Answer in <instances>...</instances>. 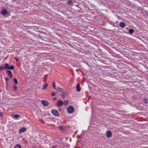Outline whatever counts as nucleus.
I'll list each match as a JSON object with an SVG mask.
<instances>
[{
  "instance_id": "f257e3e1",
  "label": "nucleus",
  "mask_w": 148,
  "mask_h": 148,
  "mask_svg": "<svg viewBox=\"0 0 148 148\" xmlns=\"http://www.w3.org/2000/svg\"><path fill=\"white\" fill-rule=\"evenodd\" d=\"M74 109L73 106H70L67 109L68 112L69 113L71 114L73 113L74 111Z\"/></svg>"
},
{
  "instance_id": "f03ea898",
  "label": "nucleus",
  "mask_w": 148,
  "mask_h": 148,
  "mask_svg": "<svg viewBox=\"0 0 148 148\" xmlns=\"http://www.w3.org/2000/svg\"><path fill=\"white\" fill-rule=\"evenodd\" d=\"M106 136L108 138H110L112 136V134L111 131L110 130L107 131L106 133Z\"/></svg>"
},
{
  "instance_id": "7ed1b4c3",
  "label": "nucleus",
  "mask_w": 148,
  "mask_h": 148,
  "mask_svg": "<svg viewBox=\"0 0 148 148\" xmlns=\"http://www.w3.org/2000/svg\"><path fill=\"white\" fill-rule=\"evenodd\" d=\"M27 129L25 127H23L20 129L19 130V133L21 134L22 132H24L26 131Z\"/></svg>"
},
{
  "instance_id": "20e7f679",
  "label": "nucleus",
  "mask_w": 148,
  "mask_h": 148,
  "mask_svg": "<svg viewBox=\"0 0 148 148\" xmlns=\"http://www.w3.org/2000/svg\"><path fill=\"white\" fill-rule=\"evenodd\" d=\"M42 104L45 106H47L49 105V103L47 101L45 100H42L41 101Z\"/></svg>"
},
{
  "instance_id": "39448f33",
  "label": "nucleus",
  "mask_w": 148,
  "mask_h": 148,
  "mask_svg": "<svg viewBox=\"0 0 148 148\" xmlns=\"http://www.w3.org/2000/svg\"><path fill=\"white\" fill-rule=\"evenodd\" d=\"M51 112L52 114L55 116H57L58 115V112L56 110H52Z\"/></svg>"
},
{
  "instance_id": "423d86ee",
  "label": "nucleus",
  "mask_w": 148,
  "mask_h": 148,
  "mask_svg": "<svg viewBox=\"0 0 148 148\" xmlns=\"http://www.w3.org/2000/svg\"><path fill=\"white\" fill-rule=\"evenodd\" d=\"M8 12L6 9H3L1 11V14L3 16H5L8 14Z\"/></svg>"
},
{
  "instance_id": "0eeeda50",
  "label": "nucleus",
  "mask_w": 148,
  "mask_h": 148,
  "mask_svg": "<svg viewBox=\"0 0 148 148\" xmlns=\"http://www.w3.org/2000/svg\"><path fill=\"white\" fill-rule=\"evenodd\" d=\"M6 73L8 74V75L10 78H12L13 77V75L11 71L7 70V71Z\"/></svg>"
},
{
  "instance_id": "6e6552de",
  "label": "nucleus",
  "mask_w": 148,
  "mask_h": 148,
  "mask_svg": "<svg viewBox=\"0 0 148 148\" xmlns=\"http://www.w3.org/2000/svg\"><path fill=\"white\" fill-rule=\"evenodd\" d=\"M63 104V102L60 100L58 101L57 103V106L59 107L62 106Z\"/></svg>"
},
{
  "instance_id": "1a4fd4ad",
  "label": "nucleus",
  "mask_w": 148,
  "mask_h": 148,
  "mask_svg": "<svg viewBox=\"0 0 148 148\" xmlns=\"http://www.w3.org/2000/svg\"><path fill=\"white\" fill-rule=\"evenodd\" d=\"M76 90L78 92H79L80 91L81 88L79 84H77L76 87Z\"/></svg>"
},
{
  "instance_id": "9d476101",
  "label": "nucleus",
  "mask_w": 148,
  "mask_h": 148,
  "mask_svg": "<svg viewBox=\"0 0 148 148\" xmlns=\"http://www.w3.org/2000/svg\"><path fill=\"white\" fill-rule=\"evenodd\" d=\"M119 25L120 27L122 28L124 27L125 25V23L123 22H121L120 23Z\"/></svg>"
},
{
  "instance_id": "9b49d317",
  "label": "nucleus",
  "mask_w": 148,
  "mask_h": 148,
  "mask_svg": "<svg viewBox=\"0 0 148 148\" xmlns=\"http://www.w3.org/2000/svg\"><path fill=\"white\" fill-rule=\"evenodd\" d=\"M4 67L5 68V69H9V64L8 63L6 64L5 65Z\"/></svg>"
},
{
  "instance_id": "f8f14e48",
  "label": "nucleus",
  "mask_w": 148,
  "mask_h": 148,
  "mask_svg": "<svg viewBox=\"0 0 148 148\" xmlns=\"http://www.w3.org/2000/svg\"><path fill=\"white\" fill-rule=\"evenodd\" d=\"M48 86V85L46 83L44 84L43 86L42 89H46Z\"/></svg>"
},
{
  "instance_id": "ddd939ff",
  "label": "nucleus",
  "mask_w": 148,
  "mask_h": 148,
  "mask_svg": "<svg viewBox=\"0 0 148 148\" xmlns=\"http://www.w3.org/2000/svg\"><path fill=\"white\" fill-rule=\"evenodd\" d=\"M134 30L132 29H130L129 30V32L131 34H133L134 32Z\"/></svg>"
},
{
  "instance_id": "4468645a",
  "label": "nucleus",
  "mask_w": 148,
  "mask_h": 148,
  "mask_svg": "<svg viewBox=\"0 0 148 148\" xmlns=\"http://www.w3.org/2000/svg\"><path fill=\"white\" fill-rule=\"evenodd\" d=\"M68 102L67 101H65L64 102H63V104L64 105H67L68 104Z\"/></svg>"
},
{
  "instance_id": "2eb2a0df",
  "label": "nucleus",
  "mask_w": 148,
  "mask_h": 148,
  "mask_svg": "<svg viewBox=\"0 0 148 148\" xmlns=\"http://www.w3.org/2000/svg\"><path fill=\"white\" fill-rule=\"evenodd\" d=\"M13 117L15 118H17L20 117V116L18 114H15L13 115Z\"/></svg>"
},
{
  "instance_id": "dca6fc26",
  "label": "nucleus",
  "mask_w": 148,
  "mask_h": 148,
  "mask_svg": "<svg viewBox=\"0 0 148 148\" xmlns=\"http://www.w3.org/2000/svg\"><path fill=\"white\" fill-rule=\"evenodd\" d=\"M5 69V68L4 67V66H1L0 67V70L1 71H2L4 70Z\"/></svg>"
},
{
  "instance_id": "f3484780",
  "label": "nucleus",
  "mask_w": 148,
  "mask_h": 148,
  "mask_svg": "<svg viewBox=\"0 0 148 148\" xmlns=\"http://www.w3.org/2000/svg\"><path fill=\"white\" fill-rule=\"evenodd\" d=\"M14 69V67L13 65H11L10 66H9V69L13 70Z\"/></svg>"
},
{
  "instance_id": "a211bd4d",
  "label": "nucleus",
  "mask_w": 148,
  "mask_h": 148,
  "mask_svg": "<svg viewBox=\"0 0 148 148\" xmlns=\"http://www.w3.org/2000/svg\"><path fill=\"white\" fill-rule=\"evenodd\" d=\"M14 148H21V147L20 145H17L14 147Z\"/></svg>"
},
{
  "instance_id": "6ab92c4d",
  "label": "nucleus",
  "mask_w": 148,
  "mask_h": 148,
  "mask_svg": "<svg viewBox=\"0 0 148 148\" xmlns=\"http://www.w3.org/2000/svg\"><path fill=\"white\" fill-rule=\"evenodd\" d=\"M57 90L61 92H62V88L60 87H58L57 88Z\"/></svg>"
},
{
  "instance_id": "aec40b11",
  "label": "nucleus",
  "mask_w": 148,
  "mask_h": 148,
  "mask_svg": "<svg viewBox=\"0 0 148 148\" xmlns=\"http://www.w3.org/2000/svg\"><path fill=\"white\" fill-rule=\"evenodd\" d=\"M14 83L16 84H18V81L16 78H14Z\"/></svg>"
},
{
  "instance_id": "412c9836",
  "label": "nucleus",
  "mask_w": 148,
  "mask_h": 148,
  "mask_svg": "<svg viewBox=\"0 0 148 148\" xmlns=\"http://www.w3.org/2000/svg\"><path fill=\"white\" fill-rule=\"evenodd\" d=\"M59 128L60 130H63V127L62 126H61L59 127Z\"/></svg>"
},
{
  "instance_id": "4be33fe9",
  "label": "nucleus",
  "mask_w": 148,
  "mask_h": 148,
  "mask_svg": "<svg viewBox=\"0 0 148 148\" xmlns=\"http://www.w3.org/2000/svg\"><path fill=\"white\" fill-rule=\"evenodd\" d=\"M72 3V1H69L68 2V5H70Z\"/></svg>"
},
{
  "instance_id": "5701e85b",
  "label": "nucleus",
  "mask_w": 148,
  "mask_h": 148,
  "mask_svg": "<svg viewBox=\"0 0 148 148\" xmlns=\"http://www.w3.org/2000/svg\"><path fill=\"white\" fill-rule=\"evenodd\" d=\"M66 92L65 93L64 92L63 93L62 95V96L63 97H64L65 96V94H66Z\"/></svg>"
},
{
  "instance_id": "b1692460",
  "label": "nucleus",
  "mask_w": 148,
  "mask_h": 148,
  "mask_svg": "<svg viewBox=\"0 0 148 148\" xmlns=\"http://www.w3.org/2000/svg\"><path fill=\"white\" fill-rule=\"evenodd\" d=\"M53 86L54 89H56V86L54 82L53 83Z\"/></svg>"
},
{
  "instance_id": "393cba45",
  "label": "nucleus",
  "mask_w": 148,
  "mask_h": 148,
  "mask_svg": "<svg viewBox=\"0 0 148 148\" xmlns=\"http://www.w3.org/2000/svg\"><path fill=\"white\" fill-rule=\"evenodd\" d=\"M14 90L15 91L16 90H17V87L16 86H14Z\"/></svg>"
},
{
  "instance_id": "a878e982",
  "label": "nucleus",
  "mask_w": 148,
  "mask_h": 148,
  "mask_svg": "<svg viewBox=\"0 0 148 148\" xmlns=\"http://www.w3.org/2000/svg\"><path fill=\"white\" fill-rule=\"evenodd\" d=\"M55 92H53L51 94V95H52V96H54L55 95Z\"/></svg>"
},
{
  "instance_id": "bb28decb",
  "label": "nucleus",
  "mask_w": 148,
  "mask_h": 148,
  "mask_svg": "<svg viewBox=\"0 0 148 148\" xmlns=\"http://www.w3.org/2000/svg\"><path fill=\"white\" fill-rule=\"evenodd\" d=\"M3 116V113L2 112L0 113V116L2 117Z\"/></svg>"
},
{
  "instance_id": "cd10ccee",
  "label": "nucleus",
  "mask_w": 148,
  "mask_h": 148,
  "mask_svg": "<svg viewBox=\"0 0 148 148\" xmlns=\"http://www.w3.org/2000/svg\"><path fill=\"white\" fill-rule=\"evenodd\" d=\"M5 80L6 82L8 81V78L7 77H6L5 78Z\"/></svg>"
},
{
  "instance_id": "c85d7f7f",
  "label": "nucleus",
  "mask_w": 148,
  "mask_h": 148,
  "mask_svg": "<svg viewBox=\"0 0 148 148\" xmlns=\"http://www.w3.org/2000/svg\"><path fill=\"white\" fill-rule=\"evenodd\" d=\"M16 60L17 62L18 61V60L17 58H16Z\"/></svg>"
},
{
  "instance_id": "c756f323",
  "label": "nucleus",
  "mask_w": 148,
  "mask_h": 148,
  "mask_svg": "<svg viewBox=\"0 0 148 148\" xmlns=\"http://www.w3.org/2000/svg\"><path fill=\"white\" fill-rule=\"evenodd\" d=\"M53 148H55V147H53Z\"/></svg>"
},
{
  "instance_id": "7c9ffc66",
  "label": "nucleus",
  "mask_w": 148,
  "mask_h": 148,
  "mask_svg": "<svg viewBox=\"0 0 148 148\" xmlns=\"http://www.w3.org/2000/svg\"><path fill=\"white\" fill-rule=\"evenodd\" d=\"M56 99V98L54 99V100H55Z\"/></svg>"
},
{
  "instance_id": "2f4dec72",
  "label": "nucleus",
  "mask_w": 148,
  "mask_h": 148,
  "mask_svg": "<svg viewBox=\"0 0 148 148\" xmlns=\"http://www.w3.org/2000/svg\"><path fill=\"white\" fill-rule=\"evenodd\" d=\"M66 138V139L67 140V138Z\"/></svg>"
}]
</instances>
